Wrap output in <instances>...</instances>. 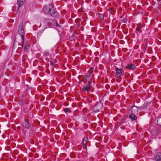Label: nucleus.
<instances>
[{
    "instance_id": "obj_1",
    "label": "nucleus",
    "mask_w": 161,
    "mask_h": 161,
    "mask_svg": "<svg viewBox=\"0 0 161 161\" xmlns=\"http://www.w3.org/2000/svg\"><path fill=\"white\" fill-rule=\"evenodd\" d=\"M18 33L20 35L21 37L22 44L20 45L21 46V48H22L23 47V44L24 42V35L25 32L24 31V27L22 23H21L19 27ZM18 45V46L20 45L18 42L15 41V40L14 43L13 47H14L15 45Z\"/></svg>"
},
{
    "instance_id": "obj_2",
    "label": "nucleus",
    "mask_w": 161,
    "mask_h": 161,
    "mask_svg": "<svg viewBox=\"0 0 161 161\" xmlns=\"http://www.w3.org/2000/svg\"><path fill=\"white\" fill-rule=\"evenodd\" d=\"M56 23V21L51 19H47L45 18H43L42 19V21L40 23V27L42 23L44 24H47L48 26H52L55 25V23Z\"/></svg>"
},
{
    "instance_id": "obj_3",
    "label": "nucleus",
    "mask_w": 161,
    "mask_h": 161,
    "mask_svg": "<svg viewBox=\"0 0 161 161\" xmlns=\"http://www.w3.org/2000/svg\"><path fill=\"white\" fill-rule=\"evenodd\" d=\"M103 104L100 102L97 103L93 108V110L95 112H98L102 108Z\"/></svg>"
},
{
    "instance_id": "obj_4",
    "label": "nucleus",
    "mask_w": 161,
    "mask_h": 161,
    "mask_svg": "<svg viewBox=\"0 0 161 161\" xmlns=\"http://www.w3.org/2000/svg\"><path fill=\"white\" fill-rule=\"evenodd\" d=\"M53 8L52 4L49 5V6H45L43 8V10L46 13L49 14L51 9Z\"/></svg>"
},
{
    "instance_id": "obj_5",
    "label": "nucleus",
    "mask_w": 161,
    "mask_h": 161,
    "mask_svg": "<svg viewBox=\"0 0 161 161\" xmlns=\"http://www.w3.org/2000/svg\"><path fill=\"white\" fill-rule=\"evenodd\" d=\"M115 71H116L115 77L116 78L120 77L122 74V69H119L118 68H116Z\"/></svg>"
},
{
    "instance_id": "obj_6",
    "label": "nucleus",
    "mask_w": 161,
    "mask_h": 161,
    "mask_svg": "<svg viewBox=\"0 0 161 161\" xmlns=\"http://www.w3.org/2000/svg\"><path fill=\"white\" fill-rule=\"evenodd\" d=\"M92 83L90 81H88V83L86 84L82 88V90H85L87 92H88L90 90L91 87V84Z\"/></svg>"
},
{
    "instance_id": "obj_7",
    "label": "nucleus",
    "mask_w": 161,
    "mask_h": 161,
    "mask_svg": "<svg viewBox=\"0 0 161 161\" xmlns=\"http://www.w3.org/2000/svg\"><path fill=\"white\" fill-rule=\"evenodd\" d=\"M153 159L156 161H161V153H158Z\"/></svg>"
},
{
    "instance_id": "obj_8",
    "label": "nucleus",
    "mask_w": 161,
    "mask_h": 161,
    "mask_svg": "<svg viewBox=\"0 0 161 161\" xmlns=\"http://www.w3.org/2000/svg\"><path fill=\"white\" fill-rule=\"evenodd\" d=\"M131 113L133 114H136L138 112V108L137 106H134L131 108Z\"/></svg>"
},
{
    "instance_id": "obj_9",
    "label": "nucleus",
    "mask_w": 161,
    "mask_h": 161,
    "mask_svg": "<svg viewBox=\"0 0 161 161\" xmlns=\"http://www.w3.org/2000/svg\"><path fill=\"white\" fill-rule=\"evenodd\" d=\"M126 68L129 69L134 70L136 68L135 65L133 64H129L126 66Z\"/></svg>"
},
{
    "instance_id": "obj_10",
    "label": "nucleus",
    "mask_w": 161,
    "mask_h": 161,
    "mask_svg": "<svg viewBox=\"0 0 161 161\" xmlns=\"http://www.w3.org/2000/svg\"><path fill=\"white\" fill-rule=\"evenodd\" d=\"M49 14L53 17H56L57 16V13L56 12L53 8L51 9Z\"/></svg>"
},
{
    "instance_id": "obj_11",
    "label": "nucleus",
    "mask_w": 161,
    "mask_h": 161,
    "mask_svg": "<svg viewBox=\"0 0 161 161\" xmlns=\"http://www.w3.org/2000/svg\"><path fill=\"white\" fill-rule=\"evenodd\" d=\"M29 127V123L28 121H25L22 125L23 130L24 128L28 129Z\"/></svg>"
},
{
    "instance_id": "obj_12",
    "label": "nucleus",
    "mask_w": 161,
    "mask_h": 161,
    "mask_svg": "<svg viewBox=\"0 0 161 161\" xmlns=\"http://www.w3.org/2000/svg\"><path fill=\"white\" fill-rule=\"evenodd\" d=\"M129 118L131 119L132 121H135L137 119V117L135 114L131 113L129 116Z\"/></svg>"
},
{
    "instance_id": "obj_13",
    "label": "nucleus",
    "mask_w": 161,
    "mask_h": 161,
    "mask_svg": "<svg viewBox=\"0 0 161 161\" xmlns=\"http://www.w3.org/2000/svg\"><path fill=\"white\" fill-rule=\"evenodd\" d=\"M25 0H17V4L19 6L18 9L20 7L24 4Z\"/></svg>"
},
{
    "instance_id": "obj_14",
    "label": "nucleus",
    "mask_w": 161,
    "mask_h": 161,
    "mask_svg": "<svg viewBox=\"0 0 161 161\" xmlns=\"http://www.w3.org/2000/svg\"><path fill=\"white\" fill-rule=\"evenodd\" d=\"M30 46V44L27 42L25 44L24 47V50L25 52H27Z\"/></svg>"
},
{
    "instance_id": "obj_15",
    "label": "nucleus",
    "mask_w": 161,
    "mask_h": 161,
    "mask_svg": "<svg viewBox=\"0 0 161 161\" xmlns=\"http://www.w3.org/2000/svg\"><path fill=\"white\" fill-rule=\"evenodd\" d=\"M157 124L161 127V117L158 118L157 120Z\"/></svg>"
},
{
    "instance_id": "obj_16",
    "label": "nucleus",
    "mask_w": 161,
    "mask_h": 161,
    "mask_svg": "<svg viewBox=\"0 0 161 161\" xmlns=\"http://www.w3.org/2000/svg\"><path fill=\"white\" fill-rule=\"evenodd\" d=\"M87 139V138L86 137H85L83 138L82 141V143L83 144H86Z\"/></svg>"
},
{
    "instance_id": "obj_17",
    "label": "nucleus",
    "mask_w": 161,
    "mask_h": 161,
    "mask_svg": "<svg viewBox=\"0 0 161 161\" xmlns=\"http://www.w3.org/2000/svg\"><path fill=\"white\" fill-rule=\"evenodd\" d=\"M142 108V109L143 110H144L145 109L147 108V105L146 104H144L142 106H141V108Z\"/></svg>"
},
{
    "instance_id": "obj_18",
    "label": "nucleus",
    "mask_w": 161,
    "mask_h": 161,
    "mask_svg": "<svg viewBox=\"0 0 161 161\" xmlns=\"http://www.w3.org/2000/svg\"><path fill=\"white\" fill-rule=\"evenodd\" d=\"M141 27L138 26L136 28V30L138 32H142V31L141 30Z\"/></svg>"
},
{
    "instance_id": "obj_19",
    "label": "nucleus",
    "mask_w": 161,
    "mask_h": 161,
    "mask_svg": "<svg viewBox=\"0 0 161 161\" xmlns=\"http://www.w3.org/2000/svg\"><path fill=\"white\" fill-rule=\"evenodd\" d=\"M64 111L65 113H69L70 112V110L68 108H66L64 109Z\"/></svg>"
},
{
    "instance_id": "obj_20",
    "label": "nucleus",
    "mask_w": 161,
    "mask_h": 161,
    "mask_svg": "<svg viewBox=\"0 0 161 161\" xmlns=\"http://www.w3.org/2000/svg\"><path fill=\"white\" fill-rule=\"evenodd\" d=\"M23 101L22 99H21L19 100V105L22 106L23 104Z\"/></svg>"
},
{
    "instance_id": "obj_21",
    "label": "nucleus",
    "mask_w": 161,
    "mask_h": 161,
    "mask_svg": "<svg viewBox=\"0 0 161 161\" xmlns=\"http://www.w3.org/2000/svg\"><path fill=\"white\" fill-rule=\"evenodd\" d=\"M137 108H138V112L139 111H143V110H142V108H141V107H137Z\"/></svg>"
},
{
    "instance_id": "obj_22",
    "label": "nucleus",
    "mask_w": 161,
    "mask_h": 161,
    "mask_svg": "<svg viewBox=\"0 0 161 161\" xmlns=\"http://www.w3.org/2000/svg\"><path fill=\"white\" fill-rule=\"evenodd\" d=\"M90 75V74L89 73H88V74L86 73V75H85V77H86V78H88Z\"/></svg>"
},
{
    "instance_id": "obj_23",
    "label": "nucleus",
    "mask_w": 161,
    "mask_h": 161,
    "mask_svg": "<svg viewBox=\"0 0 161 161\" xmlns=\"http://www.w3.org/2000/svg\"><path fill=\"white\" fill-rule=\"evenodd\" d=\"M74 37L73 36H70V40L71 41H73L74 40Z\"/></svg>"
},
{
    "instance_id": "obj_24",
    "label": "nucleus",
    "mask_w": 161,
    "mask_h": 161,
    "mask_svg": "<svg viewBox=\"0 0 161 161\" xmlns=\"http://www.w3.org/2000/svg\"><path fill=\"white\" fill-rule=\"evenodd\" d=\"M55 26H56L57 27H60V25L58 24L56 22V23H55Z\"/></svg>"
},
{
    "instance_id": "obj_25",
    "label": "nucleus",
    "mask_w": 161,
    "mask_h": 161,
    "mask_svg": "<svg viewBox=\"0 0 161 161\" xmlns=\"http://www.w3.org/2000/svg\"><path fill=\"white\" fill-rule=\"evenodd\" d=\"M83 148L85 149H86V144H83Z\"/></svg>"
},
{
    "instance_id": "obj_26",
    "label": "nucleus",
    "mask_w": 161,
    "mask_h": 161,
    "mask_svg": "<svg viewBox=\"0 0 161 161\" xmlns=\"http://www.w3.org/2000/svg\"><path fill=\"white\" fill-rule=\"evenodd\" d=\"M155 131H151V134L152 135H153V134L154 133H155Z\"/></svg>"
},
{
    "instance_id": "obj_27",
    "label": "nucleus",
    "mask_w": 161,
    "mask_h": 161,
    "mask_svg": "<svg viewBox=\"0 0 161 161\" xmlns=\"http://www.w3.org/2000/svg\"><path fill=\"white\" fill-rule=\"evenodd\" d=\"M71 36H73V37H74L75 34H74V33H73L72 34V35Z\"/></svg>"
},
{
    "instance_id": "obj_28",
    "label": "nucleus",
    "mask_w": 161,
    "mask_h": 161,
    "mask_svg": "<svg viewBox=\"0 0 161 161\" xmlns=\"http://www.w3.org/2000/svg\"><path fill=\"white\" fill-rule=\"evenodd\" d=\"M159 3L161 5V0H159Z\"/></svg>"
},
{
    "instance_id": "obj_29",
    "label": "nucleus",
    "mask_w": 161,
    "mask_h": 161,
    "mask_svg": "<svg viewBox=\"0 0 161 161\" xmlns=\"http://www.w3.org/2000/svg\"><path fill=\"white\" fill-rule=\"evenodd\" d=\"M50 63H51V65L53 64V62H51Z\"/></svg>"
},
{
    "instance_id": "obj_30",
    "label": "nucleus",
    "mask_w": 161,
    "mask_h": 161,
    "mask_svg": "<svg viewBox=\"0 0 161 161\" xmlns=\"http://www.w3.org/2000/svg\"><path fill=\"white\" fill-rule=\"evenodd\" d=\"M123 124V122H121L120 124Z\"/></svg>"
}]
</instances>
